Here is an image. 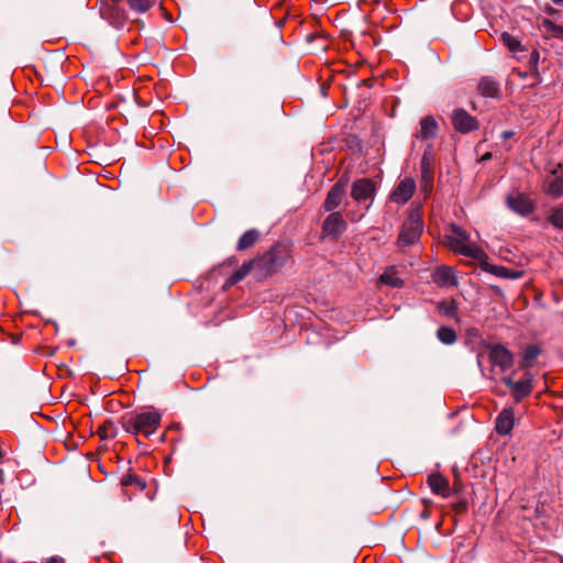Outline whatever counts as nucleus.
<instances>
[{
    "label": "nucleus",
    "instance_id": "nucleus-1",
    "mask_svg": "<svg viewBox=\"0 0 563 563\" xmlns=\"http://www.w3.org/2000/svg\"><path fill=\"white\" fill-rule=\"evenodd\" d=\"M161 419L162 416L158 411L150 409L124 417L122 420V427L128 433L148 438L154 434L161 426Z\"/></svg>",
    "mask_w": 563,
    "mask_h": 563
},
{
    "label": "nucleus",
    "instance_id": "nucleus-2",
    "mask_svg": "<svg viewBox=\"0 0 563 563\" xmlns=\"http://www.w3.org/2000/svg\"><path fill=\"white\" fill-rule=\"evenodd\" d=\"M450 230L452 235L446 236V242L453 252L477 261L487 257L485 252L471 241L470 234L463 228L451 224Z\"/></svg>",
    "mask_w": 563,
    "mask_h": 563
},
{
    "label": "nucleus",
    "instance_id": "nucleus-3",
    "mask_svg": "<svg viewBox=\"0 0 563 563\" xmlns=\"http://www.w3.org/2000/svg\"><path fill=\"white\" fill-rule=\"evenodd\" d=\"M423 232V221L419 208H413L402 223L396 245L402 252L405 249L419 243L420 236Z\"/></svg>",
    "mask_w": 563,
    "mask_h": 563
},
{
    "label": "nucleus",
    "instance_id": "nucleus-4",
    "mask_svg": "<svg viewBox=\"0 0 563 563\" xmlns=\"http://www.w3.org/2000/svg\"><path fill=\"white\" fill-rule=\"evenodd\" d=\"M438 130L439 126L433 117L429 115L421 119L420 130L416 134V137L427 143V150L424 151L422 157V166L427 164V155L431 152L432 148L431 141L435 139Z\"/></svg>",
    "mask_w": 563,
    "mask_h": 563
},
{
    "label": "nucleus",
    "instance_id": "nucleus-5",
    "mask_svg": "<svg viewBox=\"0 0 563 563\" xmlns=\"http://www.w3.org/2000/svg\"><path fill=\"white\" fill-rule=\"evenodd\" d=\"M254 260L255 268L260 271L262 276L274 274L284 265L285 262V258L278 255L274 250Z\"/></svg>",
    "mask_w": 563,
    "mask_h": 563
},
{
    "label": "nucleus",
    "instance_id": "nucleus-6",
    "mask_svg": "<svg viewBox=\"0 0 563 563\" xmlns=\"http://www.w3.org/2000/svg\"><path fill=\"white\" fill-rule=\"evenodd\" d=\"M488 358L501 372L509 369L514 364V354L501 344L487 345Z\"/></svg>",
    "mask_w": 563,
    "mask_h": 563
},
{
    "label": "nucleus",
    "instance_id": "nucleus-7",
    "mask_svg": "<svg viewBox=\"0 0 563 563\" xmlns=\"http://www.w3.org/2000/svg\"><path fill=\"white\" fill-rule=\"evenodd\" d=\"M506 206L515 213L527 217L536 209V203L522 192L509 195L506 198Z\"/></svg>",
    "mask_w": 563,
    "mask_h": 563
},
{
    "label": "nucleus",
    "instance_id": "nucleus-8",
    "mask_svg": "<svg viewBox=\"0 0 563 563\" xmlns=\"http://www.w3.org/2000/svg\"><path fill=\"white\" fill-rule=\"evenodd\" d=\"M346 230V222L340 212H331L322 223V232L325 236L338 240Z\"/></svg>",
    "mask_w": 563,
    "mask_h": 563
},
{
    "label": "nucleus",
    "instance_id": "nucleus-9",
    "mask_svg": "<svg viewBox=\"0 0 563 563\" xmlns=\"http://www.w3.org/2000/svg\"><path fill=\"white\" fill-rule=\"evenodd\" d=\"M452 124L457 132L463 134L478 129L476 118L462 108L455 109L452 112Z\"/></svg>",
    "mask_w": 563,
    "mask_h": 563
},
{
    "label": "nucleus",
    "instance_id": "nucleus-10",
    "mask_svg": "<svg viewBox=\"0 0 563 563\" xmlns=\"http://www.w3.org/2000/svg\"><path fill=\"white\" fill-rule=\"evenodd\" d=\"M416 190V183L412 178L402 179L390 194V201L404 205L413 195Z\"/></svg>",
    "mask_w": 563,
    "mask_h": 563
},
{
    "label": "nucleus",
    "instance_id": "nucleus-11",
    "mask_svg": "<svg viewBox=\"0 0 563 563\" xmlns=\"http://www.w3.org/2000/svg\"><path fill=\"white\" fill-rule=\"evenodd\" d=\"M375 191L374 183L371 179L362 178L356 180L352 186L351 196L357 202L373 200Z\"/></svg>",
    "mask_w": 563,
    "mask_h": 563
},
{
    "label": "nucleus",
    "instance_id": "nucleus-12",
    "mask_svg": "<svg viewBox=\"0 0 563 563\" xmlns=\"http://www.w3.org/2000/svg\"><path fill=\"white\" fill-rule=\"evenodd\" d=\"M345 197V184L342 180L335 183L329 190L325 200L323 202V209L325 211H333L341 206Z\"/></svg>",
    "mask_w": 563,
    "mask_h": 563
},
{
    "label": "nucleus",
    "instance_id": "nucleus-13",
    "mask_svg": "<svg viewBox=\"0 0 563 563\" xmlns=\"http://www.w3.org/2000/svg\"><path fill=\"white\" fill-rule=\"evenodd\" d=\"M515 411L511 407L504 408L496 418L495 430L499 435H508L515 426Z\"/></svg>",
    "mask_w": 563,
    "mask_h": 563
},
{
    "label": "nucleus",
    "instance_id": "nucleus-14",
    "mask_svg": "<svg viewBox=\"0 0 563 563\" xmlns=\"http://www.w3.org/2000/svg\"><path fill=\"white\" fill-rule=\"evenodd\" d=\"M477 91L482 97L485 98H499L500 84L494 77L485 76L479 79L477 85Z\"/></svg>",
    "mask_w": 563,
    "mask_h": 563
},
{
    "label": "nucleus",
    "instance_id": "nucleus-15",
    "mask_svg": "<svg viewBox=\"0 0 563 563\" xmlns=\"http://www.w3.org/2000/svg\"><path fill=\"white\" fill-rule=\"evenodd\" d=\"M427 483L432 490V493L440 495L442 497L450 496V483L448 478L442 476L439 473H433L428 476Z\"/></svg>",
    "mask_w": 563,
    "mask_h": 563
},
{
    "label": "nucleus",
    "instance_id": "nucleus-16",
    "mask_svg": "<svg viewBox=\"0 0 563 563\" xmlns=\"http://www.w3.org/2000/svg\"><path fill=\"white\" fill-rule=\"evenodd\" d=\"M532 376L527 374L523 379L517 380L516 385L511 389L515 402L518 404L522 401L532 393Z\"/></svg>",
    "mask_w": 563,
    "mask_h": 563
},
{
    "label": "nucleus",
    "instance_id": "nucleus-17",
    "mask_svg": "<svg viewBox=\"0 0 563 563\" xmlns=\"http://www.w3.org/2000/svg\"><path fill=\"white\" fill-rule=\"evenodd\" d=\"M483 269L489 274H493L497 277L506 278V279H518L523 275L522 271L519 269H510L505 266L483 263Z\"/></svg>",
    "mask_w": 563,
    "mask_h": 563
},
{
    "label": "nucleus",
    "instance_id": "nucleus-18",
    "mask_svg": "<svg viewBox=\"0 0 563 563\" xmlns=\"http://www.w3.org/2000/svg\"><path fill=\"white\" fill-rule=\"evenodd\" d=\"M434 282L443 286H454L457 284V278L451 267H439L434 273Z\"/></svg>",
    "mask_w": 563,
    "mask_h": 563
},
{
    "label": "nucleus",
    "instance_id": "nucleus-19",
    "mask_svg": "<svg viewBox=\"0 0 563 563\" xmlns=\"http://www.w3.org/2000/svg\"><path fill=\"white\" fill-rule=\"evenodd\" d=\"M255 268V260L244 263L238 271H235L225 282L227 286H232L240 280L244 279L250 272Z\"/></svg>",
    "mask_w": 563,
    "mask_h": 563
},
{
    "label": "nucleus",
    "instance_id": "nucleus-20",
    "mask_svg": "<svg viewBox=\"0 0 563 563\" xmlns=\"http://www.w3.org/2000/svg\"><path fill=\"white\" fill-rule=\"evenodd\" d=\"M260 239V232L256 229L247 230L238 241V251H245L252 247Z\"/></svg>",
    "mask_w": 563,
    "mask_h": 563
},
{
    "label": "nucleus",
    "instance_id": "nucleus-21",
    "mask_svg": "<svg viewBox=\"0 0 563 563\" xmlns=\"http://www.w3.org/2000/svg\"><path fill=\"white\" fill-rule=\"evenodd\" d=\"M540 354V350L536 345H529L521 356V360L519 362V367L527 369L530 368L534 361L537 360L538 355Z\"/></svg>",
    "mask_w": 563,
    "mask_h": 563
},
{
    "label": "nucleus",
    "instance_id": "nucleus-22",
    "mask_svg": "<svg viewBox=\"0 0 563 563\" xmlns=\"http://www.w3.org/2000/svg\"><path fill=\"white\" fill-rule=\"evenodd\" d=\"M545 192L554 198L563 196V177L553 176L547 181Z\"/></svg>",
    "mask_w": 563,
    "mask_h": 563
},
{
    "label": "nucleus",
    "instance_id": "nucleus-23",
    "mask_svg": "<svg viewBox=\"0 0 563 563\" xmlns=\"http://www.w3.org/2000/svg\"><path fill=\"white\" fill-rule=\"evenodd\" d=\"M380 282L385 285H388L390 287L400 288L404 286L402 279L397 275V272L394 267L387 268L382 275H380Z\"/></svg>",
    "mask_w": 563,
    "mask_h": 563
},
{
    "label": "nucleus",
    "instance_id": "nucleus-24",
    "mask_svg": "<svg viewBox=\"0 0 563 563\" xmlns=\"http://www.w3.org/2000/svg\"><path fill=\"white\" fill-rule=\"evenodd\" d=\"M500 41L512 53L523 51V46L521 45L520 41L507 32L501 33Z\"/></svg>",
    "mask_w": 563,
    "mask_h": 563
},
{
    "label": "nucleus",
    "instance_id": "nucleus-25",
    "mask_svg": "<svg viewBox=\"0 0 563 563\" xmlns=\"http://www.w3.org/2000/svg\"><path fill=\"white\" fill-rule=\"evenodd\" d=\"M437 338L443 344H453L456 341V333L452 328L440 327L437 331Z\"/></svg>",
    "mask_w": 563,
    "mask_h": 563
},
{
    "label": "nucleus",
    "instance_id": "nucleus-26",
    "mask_svg": "<svg viewBox=\"0 0 563 563\" xmlns=\"http://www.w3.org/2000/svg\"><path fill=\"white\" fill-rule=\"evenodd\" d=\"M548 221L556 229L563 230V205L550 211Z\"/></svg>",
    "mask_w": 563,
    "mask_h": 563
},
{
    "label": "nucleus",
    "instance_id": "nucleus-27",
    "mask_svg": "<svg viewBox=\"0 0 563 563\" xmlns=\"http://www.w3.org/2000/svg\"><path fill=\"white\" fill-rule=\"evenodd\" d=\"M156 0H128L131 10L144 13L155 4Z\"/></svg>",
    "mask_w": 563,
    "mask_h": 563
},
{
    "label": "nucleus",
    "instance_id": "nucleus-28",
    "mask_svg": "<svg viewBox=\"0 0 563 563\" xmlns=\"http://www.w3.org/2000/svg\"><path fill=\"white\" fill-rule=\"evenodd\" d=\"M440 313L450 317L455 318L457 316V305L455 300L451 301H441L438 306Z\"/></svg>",
    "mask_w": 563,
    "mask_h": 563
},
{
    "label": "nucleus",
    "instance_id": "nucleus-29",
    "mask_svg": "<svg viewBox=\"0 0 563 563\" xmlns=\"http://www.w3.org/2000/svg\"><path fill=\"white\" fill-rule=\"evenodd\" d=\"M542 26L547 32H549L553 37L563 38V26L555 24L553 21L549 19H544L542 22Z\"/></svg>",
    "mask_w": 563,
    "mask_h": 563
},
{
    "label": "nucleus",
    "instance_id": "nucleus-30",
    "mask_svg": "<svg viewBox=\"0 0 563 563\" xmlns=\"http://www.w3.org/2000/svg\"><path fill=\"white\" fill-rule=\"evenodd\" d=\"M122 486L135 485L139 489L143 490L145 488V483L140 479L137 476L132 474H125L121 478Z\"/></svg>",
    "mask_w": 563,
    "mask_h": 563
},
{
    "label": "nucleus",
    "instance_id": "nucleus-31",
    "mask_svg": "<svg viewBox=\"0 0 563 563\" xmlns=\"http://www.w3.org/2000/svg\"><path fill=\"white\" fill-rule=\"evenodd\" d=\"M98 433L99 435L101 437V439H109V438H113L115 435V432H114V424L110 421L103 423L99 430H98Z\"/></svg>",
    "mask_w": 563,
    "mask_h": 563
},
{
    "label": "nucleus",
    "instance_id": "nucleus-32",
    "mask_svg": "<svg viewBox=\"0 0 563 563\" xmlns=\"http://www.w3.org/2000/svg\"><path fill=\"white\" fill-rule=\"evenodd\" d=\"M501 382L511 390L516 385V380H514L512 376H505L501 378Z\"/></svg>",
    "mask_w": 563,
    "mask_h": 563
},
{
    "label": "nucleus",
    "instance_id": "nucleus-33",
    "mask_svg": "<svg viewBox=\"0 0 563 563\" xmlns=\"http://www.w3.org/2000/svg\"><path fill=\"white\" fill-rule=\"evenodd\" d=\"M539 62V52L538 51H533L530 55V63L537 65Z\"/></svg>",
    "mask_w": 563,
    "mask_h": 563
},
{
    "label": "nucleus",
    "instance_id": "nucleus-34",
    "mask_svg": "<svg viewBox=\"0 0 563 563\" xmlns=\"http://www.w3.org/2000/svg\"><path fill=\"white\" fill-rule=\"evenodd\" d=\"M46 563H65L60 558H52Z\"/></svg>",
    "mask_w": 563,
    "mask_h": 563
},
{
    "label": "nucleus",
    "instance_id": "nucleus-35",
    "mask_svg": "<svg viewBox=\"0 0 563 563\" xmlns=\"http://www.w3.org/2000/svg\"><path fill=\"white\" fill-rule=\"evenodd\" d=\"M477 364H478V366H479V368L482 371V374L485 375V373H484V371L482 368V354L481 353L477 355Z\"/></svg>",
    "mask_w": 563,
    "mask_h": 563
},
{
    "label": "nucleus",
    "instance_id": "nucleus-36",
    "mask_svg": "<svg viewBox=\"0 0 563 563\" xmlns=\"http://www.w3.org/2000/svg\"><path fill=\"white\" fill-rule=\"evenodd\" d=\"M512 135H514V132H512V131H505V132L503 133V137H504V139H509V137H511Z\"/></svg>",
    "mask_w": 563,
    "mask_h": 563
},
{
    "label": "nucleus",
    "instance_id": "nucleus-37",
    "mask_svg": "<svg viewBox=\"0 0 563 563\" xmlns=\"http://www.w3.org/2000/svg\"><path fill=\"white\" fill-rule=\"evenodd\" d=\"M556 5H563V0H551Z\"/></svg>",
    "mask_w": 563,
    "mask_h": 563
},
{
    "label": "nucleus",
    "instance_id": "nucleus-38",
    "mask_svg": "<svg viewBox=\"0 0 563 563\" xmlns=\"http://www.w3.org/2000/svg\"><path fill=\"white\" fill-rule=\"evenodd\" d=\"M490 157H492V154H490V153H486V154L482 157V159H483V161H486V159H489Z\"/></svg>",
    "mask_w": 563,
    "mask_h": 563
},
{
    "label": "nucleus",
    "instance_id": "nucleus-39",
    "mask_svg": "<svg viewBox=\"0 0 563 563\" xmlns=\"http://www.w3.org/2000/svg\"><path fill=\"white\" fill-rule=\"evenodd\" d=\"M547 12H548V13H550V14H552V13H554V12H555V10H554L553 8H551V7H549V8L547 9Z\"/></svg>",
    "mask_w": 563,
    "mask_h": 563
},
{
    "label": "nucleus",
    "instance_id": "nucleus-40",
    "mask_svg": "<svg viewBox=\"0 0 563 563\" xmlns=\"http://www.w3.org/2000/svg\"><path fill=\"white\" fill-rule=\"evenodd\" d=\"M101 14H102L103 16H106V15H107V11H106V10H102V11H101Z\"/></svg>",
    "mask_w": 563,
    "mask_h": 563
},
{
    "label": "nucleus",
    "instance_id": "nucleus-41",
    "mask_svg": "<svg viewBox=\"0 0 563 563\" xmlns=\"http://www.w3.org/2000/svg\"><path fill=\"white\" fill-rule=\"evenodd\" d=\"M112 1H113L114 3H118V2H120L121 0H112Z\"/></svg>",
    "mask_w": 563,
    "mask_h": 563
}]
</instances>
